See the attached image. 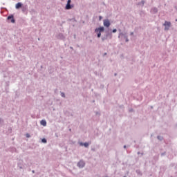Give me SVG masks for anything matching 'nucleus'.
<instances>
[{"mask_svg": "<svg viewBox=\"0 0 177 177\" xmlns=\"http://www.w3.org/2000/svg\"><path fill=\"white\" fill-rule=\"evenodd\" d=\"M95 32H98L97 34V38H100V37H102V33L103 32V31H104V27H100L98 28H96L95 30Z\"/></svg>", "mask_w": 177, "mask_h": 177, "instance_id": "nucleus-1", "label": "nucleus"}, {"mask_svg": "<svg viewBox=\"0 0 177 177\" xmlns=\"http://www.w3.org/2000/svg\"><path fill=\"white\" fill-rule=\"evenodd\" d=\"M71 0H68L67 1V4L66 6V9L67 10H70V9H73V8H74V5H71Z\"/></svg>", "mask_w": 177, "mask_h": 177, "instance_id": "nucleus-2", "label": "nucleus"}, {"mask_svg": "<svg viewBox=\"0 0 177 177\" xmlns=\"http://www.w3.org/2000/svg\"><path fill=\"white\" fill-rule=\"evenodd\" d=\"M77 167H79V168H84V167H85V162H84V160H80L77 163Z\"/></svg>", "mask_w": 177, "mask_h": 177, "instance_id": "nucleus-3", "label": "nucleus"}, {"mask_svg": "<svg viewBox=\"0 0 177 177\" xmlns=\"http://www.w3.org/2000/svg\"><path fill=\"white\" fill-rule=\"evenodd\" d=\"M104 27H110V21L109 19L104 20Z\"/></svg>", "mask_w": 177, "mask_h": 177, "instance_id": "nucleus-4", "label": "nucleus"}, {"mask_svg": "<svg viewBox=\"0 0 177 177\" xmlns=\"http://www.w3.org/2000/svg\"><path fill=\"white\" fill-rule=\"evenodd\" d=\"M8 20H11L12 23H15V18L13 17V15H10L8 17Z\"/></svg>", "mask_w": 177, "mask_h": 177, "instance_id": "nucleus-5", "label": "nucleus"}, {"mask_svg": "<svg viewBox=\"0 0 177 177\" xmlns=\"http://www.w3.org/2000/svg\"><path fill=\"white\" fill-rule=\"evenodd\" d=\"M80 146H84V147H88V146H89V143L88 142H85V143H82V142H79Z\"/></svg>", "mask_w": 177, "mask_h": 177, "instance_id": "nucleus-6", "label": "nucleus"}, {"mask_svg": "<svg viewBox=\"0 0 177 177\" xmlns=\"http://www.w3.org/2000/svg\"><path fill=\"white\" fill-rule=\"evenodd\" d=\"M21 6H22L21 3H17L15 6V8H16V9H20V8H21Z\"/></svg>", "mask_w": 177, "mask_h": 177, "instance_id": "nucleus-7", "label": "nucleus"}, {"mask_svg": "<svg viewBox=\"0 0 177 177\" xmlns=\"http://www.w3.org/2000/svg\"><path fill=\"white\" fill-rule=\"evenodd\" d=\"M41 125H43V127H46V120H41L40 122Z\"/></svg>", "mask_w": 177, "mask_h": 177, "instance_id": "nucleus-8", "label": "nucleus"}, {"mask_svg": "<svg viewBox=\"0 0 177 177\" xmlns=\"http://www.w3.org/2000/svg\"><path fill=\"white\" fill-rule=\"evenodd\" d=\"M164 26L169 28V27H171V22L165 21Z\"/></svg>", "mask_w": 177, "mask_h": 177, "instance_id": "nucleus-9", "label": "nucleus"}, {"mask_svg": "<svg viewBox=\"0 0 177 177\" xmlns=\"http://www.w3.org/2000/svg\"><path fill=\"white\" fill-rule=\"evenodd\" d=\"M41 142H42V143H46V139L43 138V139L41 140Z\"/></svg>", "mask_w": 177, "mask_h": 177, "instance_id": "nucleus-10", "label": "nucleus"}, {"mask_svg": "<svg viewBox=\"0 0 177 177\" xmlns=\"http://www.w3.org/2000/svg\"><path fill=\"white\" fill-rule=\"evenodd\" d=\"M61 95L62 96V97H65V96H66V95H64V93H61Z\"/></svg>", "mask_w": 177, "mask_h": 177, "instance_id": "nucleus-11", "label": "nucleus"}, {"mask_svg": "<svg viewBox=\"0 0 177 177\" xmlns=\"http://www.w3.org/2000/svg\"><path fill=\"white\" fill-rule=\"evenodd\" d=\"M26 138H30V133H26Z\"/></svg>", "mask_w": 177, "mask_h": 177, "instance_id": "nucleus-12", "label": "nucleus"}, {"mask_svg": "<svg viewBox=\"0 0 177 177\" xmlns=\"http://www.w3.org/2000/svg\"><path fill=\"white\" fill-rule=\"evenodd\" d=\"M112 32H117V29H113Z\"/></svg>", "mask_w": 177, "mask_h": 177, "instance_id": "nucleus-13", "label": "nucleus"}, {"mask_svg": "<svg viewBox=\"0 0 177 177\" xmlns=\"http://www.w3.org/2000/svg\"><path fill=\"white\" fill-rule=\"evenodd\" d=\"M158 139H159L160 140H161V137H160V136H158Z\"/></svg>", "mask_w": 177, "mask_h": 177, "instance_id": "nucleus-14", "label": "nucleus"}, {"mask_svg": "<svg viewBox=\"0 0 177 177\" xmlns=\"http://www.w3.org/2000/svg\"><path fill=\"white\" fill-rule=\"evenodd\" d=\"M165 30H168V28L165 27Z\"/></svg>", "mask_w": 177, "mask_h": 177, "instance_id": "nucleus-15", "label": "nucleus"}, {"mask_svg": "<svg viewBox=\"0 0 177 177\" xmlns=\"http://www.w3.org/2000/svg\"><path fill=\"white\" fill-rule=\"evenodd\" d=\"M124 149H126V148H127V146H126V145H124Z\"/></svg>", "mask_w": 177, "mask_h": 177, "instance_id": "nucleus-16", "label": "nucleus"}, {"mask_svg": "<svg viewBox=\"0 0 177 177\" xmlns=\"http://www.w3.org/2000/svg\"><path fill=\"white\" fill-rule=\"evenodd\" d=\"M102 19V17H100V19Z\"/></svg>", "mask_w": 177, "mask_h": 177, "instance_id": "nucleus-17", "label": "nucleus"}, {"mask_svg": "<svg viewBox=\"0 0 177 177\" xmlns=\"http://www.w3.org/2000/svg\"><path fill=\"white\" fill-rule=\"evenodd\" d=\"M125 177V176H124Z\"/></svg>", "mask_w": 177, "mask_h": 177, "instance_id": "nucleus-18", "label": "nucleus"}]
</instances>
